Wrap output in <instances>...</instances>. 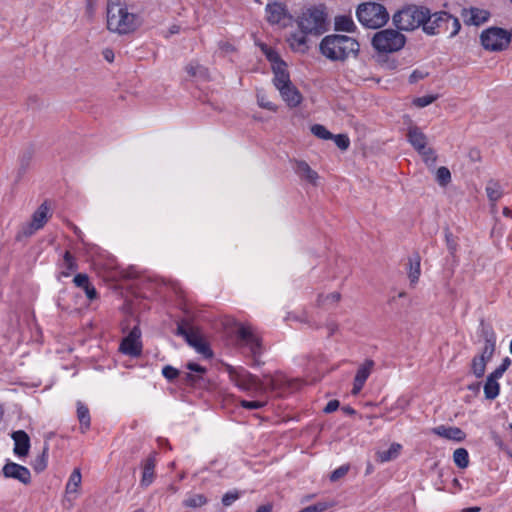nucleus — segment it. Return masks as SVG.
Listing matches in <instances>:
<instances>
[{"instance_id":"obj_1","label":"nucleus","mask_w":512,"mask_h":512,"mask_svg":"<svg viewBox=\"0 0 512 512\" xmlns=\"http://www.w3.org/2000/svg\"><path fill=\"white\" fill-rule=\"evenodd\" d=\"M143 17L126 0H107L106 27L118 35H128L138 30Z\"/></svg>"},{"instance_id":"obj_2","label":"nucleus","mask_w":512,"mask_h":512,"mask_svg":"<svg viewBox=\"0 0 512 512\" xmlns=\"http://www.w3.org/2000/svg\"><path fill=\"white\" fill-rule=\"evenodd\" d=\"M228 372L231 381L243 391L262 392L267 389H281L286 384L291 386V382H289L286 377L280 373L275 375H266L264 376V380L261 381L244 368L229 366Z\"/></svg>"},{"instance_id":"obj_3","label":"nucleus","mask_w":512,"mask_h":512,"mask_svg":"<svg viewBox=\"0 0 512 512\" xmlns=\"http://www.w3.org/2000/svg\"><path fill=\"white\" fill-rule=\"evenodd\" d=\"M321 53L333 61H344L359 51V43L352 37L332 34L325 36L320 43Z\"/></svg>"},{"instance_id":"obj_4","label":"nucleus","mask_w":512,"mask_h":512,"mask_svg":"<svg viewBox=\"0 0 512 512\" xmlns=\"http://www.w3.org/2000/svg\"><path fill=\"white\" fill-rule=\"evenodd\" d=\"M359 22L370 29H377L384 26L389 20L386 8L375 2L362 3L356 11Z\"/></svg>"},{"instance_id":"obj_5","label":"nucleus","mask_w":512,"mask_h":512,"mask_svg":"<svg viewBox=\"0 0 512 512\" xmlns=\"http://www.w3.org/2000/svg\"><path fill=\"white\" fill-rule=\"evenodd\" d=\"M429 16V10L415 5L407 6L393 15V23L398 30L412 31L423 27L424 20Z\"/></svg>"},{"instance_id":"obj_6","label":"nucleus","mask_w":512,"mask_h":512,"mask_svg":"<svg viewBox=\"0 0 512 512\" xmlns=\"http://www.w3.org/2000/svg\"><path fill=\"white\" fill-rule=\"evenodd\" d=\"M449 24H453V30L450 31V37L458 34L461 25L458 18L453 17L447 12L440 11L430 14L424 20L423 31L428 35H435L449 30Z\"/></svg>"},{"instance_id":"obj_7","label":"nucleus","mask_w":512,"mask_h":512,"mask_svg":"<svg viewBox=\"0 0 512 512\" xmlns=\"http://www.w3.org/2000/svg\"><path fill=\"white\" fill-rule=\"evenodd\" d=\"M406 43V37L394 29H383L374 34L372 46L380 53H393L401 50Z\"/></svg>"},{"instance_id":"obj_8","label":"nucleus","mask_w":512,"mask_h":512,"mask_svg":"<svg viewBox=\"0 0 512 512\" xmlns=\"http://www.w3.org/2000/svg\"><path fill=\"white\" fill-rule=\"evenodd\" d=\"M298 25L305 33H323L326 30L325 8L321 6L306 9L299 17Z\"/></svg>"},{"instance_id":"obj_9","label":"nucleus","mask_w":512,"mask_h":512,"mask_svg":"<svg viewBox=\"0 0 512 512\" xmlns=\"http://www.w3.org/2000/svg\"><path fill=\"white\" fill-rule=\"evenodd\" d=\"M481 44L486 50L501 51L508 47L510 35L502 28L491 27L481 33Z\"/></svg>"},{"instance_id":"obj_10","label":"nucleus","mask_w":512,"mask_h":512,"mask_svg":"<svg viewBox=\"0 0 512 512\" xmlns=\"http://www.w3.org/2000/svg\"><path fill=\"white\" fill-rule=\"evenodd\" d=\"M50 208L46 202L42 203L38 209L33 213L32 220L27 225L23 226L21 231L17 235V239L23 237H30L36 231L42 229L49 218Z\"/></svg>"},{"instance_id":"obj_11","label":"nucleus","mask_w":512,"mask_h":512,"mask_svg":"<svg viewBox=\"0 0 512 512\" xmlns=\"http://www.w3.org/2000/svg\"><path fill=\"white\" fill-rule=\"evenodd\" d=\"M239 344L248 347L251 351L255 364H259L257 357L261 354V339L254 333L249 325H240L237 330Z\"/></svg>"},{"instance_id":"obj_12","label":"nucleus","mask_w":512,"mask_h":512,"mask_svg":"<svg viewBox=\"0 0 512 512\" xmlns=\"http://www.w3.org/2000/svg\"><path fill=\"white\" fill-rule=\"evenodd\" d=\"M494 351L495 341L487 338L485 340L481 354L479 356H475L471 363V370L477 378H480L484 375L486 364L493 356Z\"/></svg>"},{"instance_id":"obj_13","label":"nucleus","mask_w":512,"mask_h":512,"mask_svg":"<svg viewBox=\"0 0 512 512\" xmlns=\"http://www.w3.org/2000/svg\"><path fill=\"white\" fill-rule=\"evenodd\" d=\"M141 332L138 327H134L130 333L122 340L120 351L126 355L137 357L141 354L142 345L140 342Z\"/></svg>"},{"instance_id":"obj_14","label":"nucleus","mask_w":512,"mask_h":512,"mask_svg":"<svg viewBox=\"0 0 512 512\" xmlns=\"http://www.w3.org/2000/svg\"><path fill=\"white\" fill-rule=\"evenodd\" d=\"M3 474L5 477L17 479L24 484L29 483L31 478L30 471L26 467L13 462H9L3 467Z\"/></svg>"},{"instance_id":"obj_15","label":"nucleus","mask_w":512,"mask_h":512,"mask_svg":"<svg viewBox=\"0 0 512 512\" xmlns=\"http://www.w3.org/2000/svg\"><path fill=\"white\" fill-rule=\"evenodd\" d=\"M406 136L408 142L416 151L423 150L428 145V138L426 134L414 124H410L408 126Z\"/></svg>"},{"instance_id":"obj_16","label":"nucleus","mask_w":512,"mask_h":512,"mask_svg":"<svg viewBox=\"0 0 512 512\" xmlns=\"http://www.w3.org/2000/svg\"><path fill=\"white\" fill-rule=\"evenodd\" d=\"M461 16L467 25L479 26L489 19V12L484 9L470 8L463 9Z\"/></svg>"},{"instance_id":"obj_17","label":"nucleus","mask_w":512,"mask_h":512,"mask_svg":"<svg viewBox=\"0 0 512 512\" xmlns=\"http://www.w3.org/2000/svg\"><path fill=\"white\" fill-rule=\"evenodd\" d=\"M373 366L374 362L372 360H366V362L359 367L354 378L352 394L356 395L362 390L367 378L372 371Z\"/></svg>"},{"instance_id":"obj_18","label":"nucleus","mask_w":512,"mask_h":512,"mask_svg":"<svg viewBox=\"0 0 512 512\" xmlns=\"http://www.w3.org/2000/svg\"><path fill=\"white\" fill-rule=\"evenodd\" d=\"M272 71L274 73L273 84L277 90H282L292 84L285 63L274 64Z\"/></svg>"},{"instance_id":"obj_19","label":"nucleus","mask_w":512,"mask_h":512,"mask_svg":"<svg viewBox=\"0 0 512 512\" xmlns=\"http://www.w3.org/2000/svg\"><path fill=\"white\" fill-rule=\"evenodd\" d=\"M432 432L440 437L456 442H462L466 437L465 433L460 428L448 427L445 425L433 428Z\"/></svg>"},{"instance_id":"obj_20","label":"nucleus","mask_w":512,"mask_h":512,"mask_svg":"<svg viewBox=\"0 0 512 512\" xmlns=\"http://www.w3.org/2000/svg\"><path fill=\"white\" fill-rule=\"evenodd\" d=\"M294 170L301 179L306 180L313 185L317 184V180L319 178L318 173L313 170L307 162L302 160L295 161Z\"/></svg>"},{"instance_id":"obj_21","label":"nucleus","mask_w":512,"mask_h":512,"mask_svg":"<svg viewBox=\"0 0 512 512\" xmlns=\"http://www.w3.org/2000/svg\"><path fill=\"white\" fill-rule=\"evenodd\" d=\"M15 447L14 453L18 456H26L30 447V439L28 434L23 430H18L12 433Z\"/></svg>"},{"instance_id":"obj_22","label":"nucleus","mask_w":512,"mask_h":512,"mask_svg":"<svg viewBox=\"0 0 512 512\" xmlns=\"http://www.w3.org/2000/svg\"><path fill=\"white\" fill-rule=\"evenodd\" d=\"M185 71L190 77L198 81H207L210 79L208 68L201 65L198 61L189 62L185 66Z\"/></svg>"},{"instance_id":"obj_23","label":"nucleus","mask_w":512,"mask_h":512,"mask_svg":"<svg viewBox=\"0 0 512 512\" xmlns=\"http://www.w3.org/2000/svg\"><path fill=\"white\" fill-rule=\"evenodd\" d=\"M286 16V10L281 3L273 2L266 6V18L271 24L280 23Z\"/></svg>"},{"instance_id":"obj_24","label":"nucleus","mask_w":512,"mask_h":512,"mask_svg":"<svg viewBox=\"0 0 512 512\" xmlns=\"http://www.w3.org/2000/svg\"><path fill=\"white\" fill-rule=\"evenodd\" d=\"M278 91L280 92L283 101H285L289 107H296L302 101V95L293 84H290Z\"/></svg>"},{"instance_id":"obj_25","label":"nucleus","mask_w":512,"mask_h":512,"mask_svg":"<svg viewBox=\"0 0 512 512\" xmlns=\"http://www.w3.org/2000/svg\"><path fill=\"white\" fill-rule=\"evenodd\" d=\"M156 459L154 455L149 456L143 465V473L140 481L141 486L148 487L152 484L155 476Z\"/></svg>"},{"instance_id":"obj_26","label":"nucleus","mask_w":512,"mask_h":512,"mask_svg":"<svg viewBox=\"0 0 512 512\" xmlns=\"http://www.w3.org/2000/svg\"><path fill=\"white\" fill-rule=\"evenodd\" d=\"M402 450V445L399 443H392L387 450L377 451L376 459L380 463H385L396 459Z\"/></svg>"},{"instance_id":"obj_27","label":"nucleus","mask_w":512,"mask_h":512,"mask_svg":"<svg viewBox=\"0 0 512 512\" xmlns=\"http://www.w3.org/2000/svg\"><path fill=\"white\" fill-rule=\"evenodd\" d=\"M187 343L194 347L196 351L206 358H209L212 356V352L208 345L204 342V340L200 337V335L194 331L190 337L187 340Z\"/></svg>"},{"instance_id":"obj_28","label":"nucleus","mask_w":512,"mask_h":512,"mask_svg":"<svg viewBox=\"0 0 512 512\" xmlns=\"http://www.w3.org/2000/svg\"><path fill=\"white\" fill-rule=\"evenodd\" d=\"M77 417L81 432L85 433L90 428V413L88 407L80 401L77 402Z\"/></svg>"},{"instance_id":"obj_29","label":"nucleus","mask_w":512,"mask_h":512,"mask_svg":"<svg viewBox=\"0 0 512 512\" xmlns=\"http://www.w3.org/2000/svg\"><path fill=\"white\" fill-rule=\"evenodd\" d=\"M305 34L306 33L302 32V30H301L300 32L292 33L288 37L287 41L293 50L301 51V52H304L306 50L307 46H306Z\"/></svg>"},{"instance_id":"obj_30","label":"nucleus","mask_w":512,"mask_h":512,"mask_svg":"<svg viewBox=\"0 0 512 512\" xmlns=\"http://www.w3.org/2000/svg\"><path fill=\"white\" fill-rule=\"evenodd\" d=\"M335 30L343 32H353L356 29V25L351 18L347 15H339L335 17L334 21Z\"/></svg>"},{"instance_id":"obj_31","label":"nucleus","mask_w":512,"mask_h":512,"mask_svg":"<svg viewBox=\"0 0 512 512\" xmlns=\"http://www.w3.org/2000/svg\"><path fill=\"white\" fill-rule=\"evenodd\" d=\"M486 193L488 199L492 202V206L502 197L503 190L499 182L490 180L486 185Z\"/></svg>"},{"instance_id":"obj_32","label":"nucleus","mask_w":512,"mask_h":512,"mask_svg":"<svg viewBox=\"0 0 512 512\" xmlns=\"http://www.w3.org/2000/svg\"><path fill=\"white\" fill-rule=\"evenodd\" d=\"M497 380L498 378H495L491 375H489L486 379L484 385V394L485 397L489 400H493L499 395L500 386Z\"/></svg>"},{"instance_id":"obj_33","label":"nucleus","mask_w":512,"mask_h":512,"mask_svg":"<svg viewBox=\"0 0 512 512\" xmlns=\"http://www.w3.org/2000/svg\"><path fill=\"white\" fill-rule=\"evenodd\" d=\"M420 273V256L418 254H415L414 256L409 258L408 277L411 284H415L418 282Z\"/></svg>"},{"instance_id":"obj_34","label":"nucleus","mask_w":512,"mask_h":512,"mask_svg":"<svg viewBox=\"0 0 512 512\" xmlns=\"http://www.w3.org/2000/svg\"><path fill=\"white\" fill-rule=\"evenodd\" d=\"M207 502L203 494H190L184 500V505L188 508H201Z\"/></svg>"},{"instance_id":"obj_35","label":"nucleus","mask_w":512,"mask_h":512,"mask_svg":"<svg viewBox=\"0 0 512 512\" xmlns=\"http://www.w3.org/2000/svg\"><path fill=\"white\" fill-rule=\"evenodd\" d=\"M454 463L459 468H466L469 464V455L466 449L458 448L453 453Z\"/></svg>"},{"instance_id":"obj_36","label":"nucleus","mask_w":512,"mask_h":512,"mask_svg":"<svg viewBox=\"0 0 512 512\" xmlns=\"http://www.w3.org/2000/svg\"><path fill=\"white\" fill-rule=\"evenodd\" d=\"M81 484V473L79 469H75L67 482L66 485V492L67 493H75L78 489V487Z\"/></svg>"},{"instance_id":"obj_37","label":"nucleus","mask_w":512,"mask_h":512,"mask_svg":"<svg viewBox=\"0 0 512 512\" xmlns=\"http://www.w3.org/2000/svg\"><path fill=\"white\" fill-rule=\"evenodd\" d=\"M256 96L257 103L261 108L267 109L272 112H275L277 110V106L272 101L269 100L268 96L263 90H258Z\"/></svg>"},{"instance_id":"obj_38","label":"nucleus","mask_w":512,"mask_h":512,"mask_svg":"<svg viewBox=\"0 0 512 512\" xmlns=\"http://www.w3.org/2000/svg\"><path fill=\"white\" fill-rule=\"evenodd\" d=\"M417 152L428 166H433L436 163L437 155L434 149L429 147L428 145L425 147V149L418 150Z\"/></svg>"},{"instance_id":"obj_39","label":"nucleus","mask_w":512,"mask_h":512,"mask_svg":"<svg viewBox=\"0 0 512 512\" xmlns=\"http://www.w3.org/2000/svg\"><path fill=\"white\" fill-rule=\"evenodd\" d=\"M311 133L319 139L331 140L333 134L321 124H314L311 126Z\"/></svg>"},{"instance_id":"obj_40","label":"nucleus","mask_w":512,"mask_h":512,"mask_svg":"<svg viewBox=\"0 0 512 512\" xmlns=\"http://www.w3.org/2000/svg\"><path fill=\"white\" fill-rule=\"evenodd\" d=\"M261 50L265 54L266 58L269 60V62L272 65V68L274 67V64L278 63H285L282 61L279 57V54L271 47L267 45H261Z\"/></svg>"},{"instance_id":"obj_41","label":"nucleus","mask_w":512,"mask_h":512,"mask_svg":"<svg viewBox=\"0 0 512 512\" xmlns=\"http://www.w3.org/2000/svg\"><path fill=\"white\" fill-rule=\"evenodd\" d=\"M63 261H64V266L67 269V271L62 272V274H63V276L67 277V276H69L71 271H75L77 269V263L69 251L65 252Z\"/></svg>"},{"instance_id":"obj_42","label":"nucleus","mask_w":512,"mask_h":512,"mask_svg":"<svg viewBox=\"0 0 512 512\" xmlns=\"http://www.w3.org/2000/svg\"><path fill=\"white\" fill-rule=\"evenodd\" d=\"M436 179L441 186H446L451 181V173L448 168L440 167L436 172Z\"/></svg>"},{"instance_id":"obj_43","label":"nucleus","mask_w":512,"mask_h":512,"mask_svg":"<svg viewBox=\"0 0 512 512\" xmlns=\"http://www.w3.org/2000/svg\"><path fill=\"white\" fill-rule=\"evenodd\" d=\"M341 299V294L339 292H332L327 295H320L318 297V303L319 305H327V304H335L339 302Z\"/></svg>"},{"instance_id":"obj_44","label":"nucleus","mask_w":512,"mask_h":512,"mask_svg":"<svg viewBox=\"0 0 512 512\" xmlns=\"http://www.w3.org/2000/svg\"><path fill=\"white\" fill-rule=\"evenodd\" d=\"M437 99L435 95H425L413 100V104L419 108H424L432 104Z\"/></svg>"},{"instance_id":"obj_45","label":"nucleus","mask_w":512,"mask_h":512,"mask_svg":"<svg viewBox=\"0 0 512 512\" xmlns=\"http://www.w3.org/2000/svg\"><path fill=\"white\" fill-rule=\"evenodd\" d=\"M331 140H334L337 147L341 150H347L349 148L350 140L345 134L333 135Z\"/></svg>"},{"instance_id":"obj_46","label":"nucleus","mask_w":512,"mask_h":512,"mask_svg":"<svg viewBox=\"0 0 512 512\" xmlns=\"http://www.w3.org/2000/svg\"><path fill=\"white\" fill-rule=\"evenodd\" d=\"M331 508L330 503L328 502H319L314 505H310L302 509L300 512H324L325 510Z\"/></svg>"},{"instance_id":"obj_47","label":"nucleus","mask_w":512,"mask_h":512,"mask_svg":"<svg viewBox=\"0 0 512 512\" xmlns=\"http://www.w3.org/2000/svg\"><path fill=\"white\" fill-rule=\"evenodd\" d=\"M349 468H350L349 465H342V466L338 467L330 474V480L332 482H336V481L340 480L348 473Z\"/></svg>"},{"instance_id":"obj_48","label":"nucleus","mask_w":512,"mask_h":512,"mask_svg":"<svg viewBox=\"0 0 512 512\" xmlns=\"http://www.w3.org/2000/svg\"><path fill=\"white\" fill-rule=\"evenodd\" d=\"M445 239H446L447 248H448L450 254L455 255V253L457 251V242H456L453 234L450 231H446Z\"/></svg>"},{"instance_id":"obj_49","label":"nucleus","mask_w":512,"mask_h":512,"mask_svg":"<svg viewBox=\"0 0 512 512\" xmlns=\"http://www.w3.org/2000/svg\"><path fill=\"white\" fill-rule=\"evenodd\" d=\"M162 374L167 380L172 381L178 377L179 371L170 365H166L162 369Z\"/></svg>"},{"instance_id":"obj_50","label":"nucleus","mask_w":512,"mask_h":512,"mask_svg":"<svg viewBox=\"0 0 512 512\" xmlns=\"http://www.w3.org/2000/svg\"><path fill=\"white\" fill-rule=\"evenodd\" d=\"M510 364L511 360L508 357H506L503 360L502 364L498 368H496L490 375L498 379L501 378L503 373L506 371Z\"/></svg>"},{"instance_id":"obj_51","label":"nucleus","mask_w":512,"mask_h":512,"mask_svg":"<svg viewBox=\"0 0 512 512\" xmlns=\"http://www.w3.org/2000/svg\"><path fill=\"white\" fill-rule=\"evenodd\" d=\"M239 498L238 491H230L224 494L222 497V503L224 506L228 507L232 505Z\"/></svg>"},{"instance_id":"obj_52","label":"nucleus","mask_w":512,"mask_h":512,"mask_svg":"<svg viewBox=\"0 0 512 512\" xmlns=\"http://www.w3.org/2000/svg\"><path fill=\"white\" fill-rule=\"evenodd\" d=\"M73 282L77 287H80L83 289L90 283L88 276L86 274H82V273L77 274L74 277Z\"/></svg>"},{"instance_id":"obj_53","label":"nucleus","mask_w":512,"mask_h":512,"mask_svg":"<svg viewBox=\"0 0 512 512\" xmlns=\"http://www.w3.org/2000/svg\"><path fill=\"white\" fill-rule=\"evenodd\" d=\"M240 404L243 408L250 409V410L260 409L265 405V403L261 402V401H247V400H242L240 402Z\"/></svg>"},{"instance_id":"obj_54","label":"nucleus","mask_w":512,"mask_h":512,"mask_svg":"<svg viewBox=\"0 0 512 512\" xmlns=\"http://www.w3.org/2000/svg\"><path fill=\"white\" fill-rule=\"evenodd\" d=\"M195 330L193 328H186L184 323H179L178 324V327H177V335H180L182 337L185 338V340L187 341L188 338L190 337V335L194 332Z\"/></svg>"},{"instance_id":"obj_55","label":"nucleus","mask_w":512,"mask_h":512,"mask_svg":"<svg viewBox=\"0 0 512 512\" xmlns=\"http://www.w3.org/2000/svg\"><path fill=\"white\" fill-rule=\"evenodd\" d=\"M427 76L426 72L420 70H414L409 76L410 83H416L419 80L424 79Z\"/></svg>"},{"instance_id":"obj_56","label":"nucleus","mask_w":512,"mask_h":512,"mask_svg":"<svg viewBox=\"0 0 512 512\" xmlns=\"http://www.w3.org/2000/svg\"><path fill=\"white\" fill-rule=\"evenodd\" d=\"M339 405H340V404H339V401H338V400H330V401L326 404V406H325V408L323 409V411H324L325 413H332V412L336 411V410L339 408Z\"/></svg>"},{"instance_id":"obj_57","label":"nucleus","mask_w":512,"mask_h":512,"mask_svg":"<svg viewBox=\"0 0 512 512\" xmlns=\"http://www.w3.org/2000/svg\"><path fill=\"white\" fill-rule=\"evenodd\" d=\"M84 291L89 300H94L97 298V291L95 287L90 283L84 288Z\"/></svg>"},{"instance_id":"obj_58","label":"nucleus","mask_w":512,"mask_h":512,"mask_svg":"<svg viewBox=\"0 0 512 512\" xmlns=\"http://www.w3.org/2000/svg\"><path fill=\"white\" fill-rule=\"evenodd\" d=\"M187 368L190 371L197 372V373H204L205 372V368L200 366L199 364H196V363H188L187 364Z\"/></svg>"},{"instance_id":"obj_59","label":"nucleus","mask_w":512,"mask_h":512,"mask_svg":"<svg viewBox=\"0 0 512 512\" xmlns=\"http://www.w3.org/2000/svg\"><path fill=\"white\" fill-rule=\"evenodd\" d=\"M102 54H103V57H104V59H105L106 61H108V62H113L114 57H115V56H114V52H113V50H111V49H108V48H107V49H105V50L103 51V53H102Z\"/></svg>"},{"instance_id":"obj_60","label":"nucleus","mask_w":512,"mask_h":512,"mask_svg":"<svg viewBox=\"0 0 512 512\" xmlns=\"http://www.w3.org/2000/svg\"><path fill=\"white\" fill-rule=\"evenodd\" d=\"M272 506L271 505H261L257 508L256 512H271Z\"/></svg>"},{"instance_id":"obj_61","label":"nucleus","mask_w":512,"mask_h":512,"mask_svg":"<svg viewBox=\"0 0 512 512\" xmlns=\"http://www.w3.org/2000/svg\"><path fill=\"white\" fill-rule=\"evenodd\" d=\"M96 1L97 0H86V7L88 11H93Z\"/></svg>"},{"instance_id":"obj_62","label":"nucleus","mask_w":512,"mask_h":512,"mask_svg":"<svg viewBox=\"0 0 512 512\" xmlns=\"http://www.w3.org/2000/svg\"><path fill=\"white\" fill-rule=\"evenodd\" d=\"M221 49L224 50L225 52H230L233 50V46L229 43H223L221 44Z\"/></svg>"},{"instance_id":"obj_63","label":"nucleus","mask_w":512,"mask_h":512,"mask_svg":"<svg viewBox=\"0 0 512 512\" xmlns=\"http://www.w3.org/2000/svg\"><path fill=\"white\" fill-rule=\"evenodd\" d=\"M461 512H480V508L479 507L464 508L461 510Z\"/></svg>"},{"instance_id":"obj_64","label":"nucleus","mask_w":512,"mask_h":512,"mask_svg":"<svg viewBox=\"0 0 512 512\" xmlns=\"http://www.w3.org/2000/svg\"><path fill=\"white\" fill-rule=\"evenodd\" d=\"M343 411L349 415L355 414V410L349 406L343 407Z\"/></svg>"}]
</instances>
